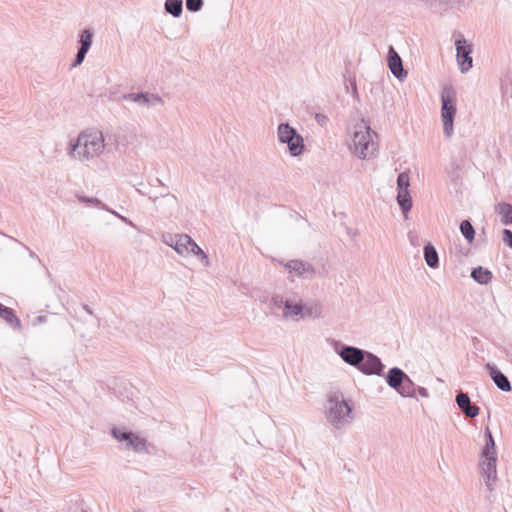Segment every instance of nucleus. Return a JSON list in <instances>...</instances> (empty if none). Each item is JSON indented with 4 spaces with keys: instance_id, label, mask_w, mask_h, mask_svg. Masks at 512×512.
Here are the masks:
<instances>
[{
    "instance_id": "c85d7f7f",
    "label": "nucleus",
    "mask_w": 512,
    "mask_h": 512,
    "mask_svg": "<svg viewBox=\"0 0 512 512\" xmlns=\"http://www.w3.org/2000/svg\"><path fill=\"white\" fill-rule=\"evenodd\" d=\"M132 431L125 430L118 427H113L111 429V435L119 442H125L127 443L128 440H130V437L132 436Z\"/></svg>"
},
{
    "instance_id": "79ce46f5",
    "label": "nucleus",
    "mask_w": 512,
    "mask_h": 512,
    "mask_svg": "<svg viewBox=\"0 0 512 512\" xmlns=\"http://www.w3.org/2000/svg\"><path fill=\"white\" fill-rule=\"evenodd\" d=\"M484 438H485V443L494 439V437H493V435H492V432H491V430L489 429V427H486V428H485V431H484Z\"/></svg>"
},
{
    "instance_id": "a18cd8bd",
    "label": "nucleus",
    "mask_w": 512,
    "mask_h": 512,
    "mask_svg": "<svg viewBox=\"0 0 512 512\" xmlns=\"http://www.w3.org/2000/svg\"><path fill=\"white\" fill-rule=\"evenodd\" d=\"M24 247H25V249H27V250H28V252H29V257H30V258L37 259L38 261H40L39 257L35 254V252H34V251L30 250V249H29L27 246H25V245H24Z\"/></svg>"
},
{
    "instance_id": "ddd939ff",
    "label": "nucleus",
    "mask_w": 512,
    "mask_h": 512,
    "mask_svg": "<svg viewBox=\"0 0 512 512\" xmlns=\"http://www.w3.org/2000/svg\"><path fill=\"white\" fill-rule=\"evenodd\" d=\"M124 100H131L134 101L142 106H149L154 105L156 103L162 102V99L160 96L156 94L151 93H144V92H138V93H128L123 95Z\"/></svg>"
},
{
    "instance_id": "2f4dec72",
    "label": "nucleus",
    "mask_w": 512,
    "mask_h": 512,
    "mask_svg": "<svg viewBox=\"0 0 512 512\" xmlns=\"http://www.w3.org/2000/svg\"><path fill=\"white\" fill-rule=\"evenodd\" d=\"M486 456H497L496 443L494 439L486 442L481 450V457Z\"/></svg>"
},
{
    "instance_id": "b1692460",
    "label": "nucleus",
    "mask_w": 512,
    "mask_h": 512,
    "mask_svg": "<svg viewBox=\"0 0 512 512\" xmlns=\"http://www.w3.org/2000/svg\"><path fill=\"white\" fill-rule=\"evenodd\" d=\"M164 9L166 13L178 18L183 12V0H165Z\"/></svg>"
},
{
    "instance_id": "a19ab883",
    "label": "nucleus",
    "mask_w": 512,
    "mask_h": 512,
    "mask_svg": "<svg viewBox=\"0 0 512 512\" xmlns=\"http://www.w3.org/2000/svg\"><path fill=\"white\" fill-rule=\"evenodd\" d=\"M416 392H418V394L421 397H424V398L429 397V392H428V390L425 387H422V386L416 387Z\"/></svg>"
},
{
    "instance_id": "7c9ffc66",
    "label": "nucleus",
    "mask_w": 512,
    "mask_h": 512,
    "mask_svg": "<svg viewBox=\"0 0 512 512\" xmlns=\"http://www.w3.org/2000/svg\"><path fill=\"white\" fill-rule=\"evenodd\" d=\"M464 1L465 0H425V3L430 7L435 6L437 3L450 7H459L462 3H464Z\"/></svg>"
},
{
    "instance_id": "8fccbe9b",
    "label": "nucleus",
    "mask_w": 512,
    "mask_h": 512,
    "mask_svg": "<svg viewBox=\"0 0 512 512\" xmlns=\"http://www.w3.org/2000/svg\"><path fill=\"white\" fill-rule=\"evenodd\" d=\"M160 196L161 197H167V196H170V194L169 193H162Z\"/></svg>"
},
{
    "instance_id": "6e6552de",
    "label": "nucleus",
    "mask_w": 512,
    "mask_h": 512,
    "mask_svg": "<svg viewBox=\"0 0 512 512\" xmlns=\"http://www.w3.org/2000/svg\"><path fill=\"white\" fill-rule=\"evenodd\" d=\"M373 358L376 360L375 362L372 361L368 356L361 355L358 362L353 364V367L357 368L365 375H383L385 365L377 355L373 354Z\"/></svg>"
},
{
    "instance_id": "1a4fd4ad",
    "label": "nucleus",
    "mask_w": 512,
    "mask_h": 512,
    "mask_svg": "<svg viewBox=\"0 0 512 512\" xmlns=\"http://www.w3.org/2000/svg\"><path fill=\"white\" fill-rule=\"evenodd\" d=\"M387 66L390 69L391 73L398 80H404L408 72L403 67V61L396 49L389 45L388 53H387Z\"/></svg>"
},
{
    "instance_id": "9d476101",
    "label": "nucleus",
    "mask_w": 512,
    "mask_h": 512,
    "mask_svg": "<svg viewBox=\"0 0 512 512\" xmlns=\"http://www.w3.org/2000/svg\"><path fill=\"white\" fill-rule=\"evenodd\" d=\"M283 265L288 273H295L296 276L303 279H312L315 275L314 267L306 261L293 259L284 263Z\"/></svg>"
},
{
    "instance_id": "9b49d317",
    "label": "nucleus",
    "mask_w": 512,
    "mask_h": 512,
    "mask_svg": "<svg viewBox=\"0 0 512 512\" xmlns=\"http://www.w3.org/2000/svg\"><path fill=\"white\" fill-rule=\"evenodd\" d=\"M485 370L498 389L503 392H510L512 390L508 377L497 367L496 364L486 363Z\"/></svg>"
},
{
    "instance_id": "473e14b6",
    "label": "nucleus",
    "mask_w": 512,
    "mask_h": 512,
    "mask_svg": "<svg viewBox=\"0 0 512 512\" xmlns=\"http://www.w3.org/2000/svg\"><path fill=\"white\" fill-rule=\"evenodd\" d=\"M79 200L82 202V203H86V204H92V205H95V206H98L100 207L101 209L103 210H107V211H110V209H108L106 207V205L98 198H95V197H88V196H79L78 197Z\"/></svg>"
},
{
    "instance_id": "09e8293b",
    "label": "nucleus",
    "mask_w": 512,
    "mask_h": 512,
    "mask_svg": "<svg viewBox=\"0 0 512 512\" xmlns=\"http://www.w3.org/2000/svg\"><path fill=\"white\" fill-rule=\"evenodd\" d=\"M44 321H45V316H38V317L36 318V322H37V323H43Z\"/></svg>"
},
{
    "instance_id": "cd10ccee",
    "label": "nucleus",
    "mask_w": 512,
    "mask_h": 512,
    "mask_svg": "<svg viewBox=\"0 0 512 512\" xmlns=\"http://www.w3.org/2000/svg\"><path fill=\"white\" fill-rule=\"evenodd\" d=\"M460 232L462 236L466 239V241L471 244L475 239V228L473 227L471 221L469 219L462 220L459 226Z\"/></svg>"
},
{
    "instance_id": "393cba45",
    "label": "nucleus",
    "mask_w": 512,
    "mask_h": 512,
    "mask_svg": "<svg viewBox=\"0 0 512 512\" xmlns=\"http://www.w3.org/2000/svg\"><path fill=\"white\" fill-rule=\"evenodd\" d=\"M146 439L136 435L134 432L130 440L126 443V448L132 449L137 453L145 452L147 450Z\"/></svg>"
},
{
    "instance_id": "dca6fc26",
    "label": "nucleus",
    "mask_w": 512,
    "mask_h": 512,
    "mask_svg": "<svg viewBox=\"0 0 512 512\" xmlns=\"http://www.w3.org/2000/svg\"><path fill=\"white\" fill-rule=\"evenodd\" d=\"M424 259L428 267L436 269L439 267V256L436 248L428 242L423 248Z\"/></svg>"
},
{
    "instance_id": "4c0bfd02",
    "label": "nucleus",
    "mask_w": 512,
    "mask_h": 512,
    "mask_svg": "<svg viewBox=\"0 0 512 512\" xmlns=\"http://www.w3.org/2000/svg\"><path fill=\"white\" fill-rule=\"evenodd\" d=\"M502 240L505 245H507L509 248H512V230L504 229L502 231Z\"/></svg>"
},
{
    "instance_id": "aec40b11",
    "label": "nucleus",
    "mask_w": 512,
    "mask_h": 512,
    "mask_svg": "<svg viewBox=\"0 0 512 512\" xmlns=\"http://www.w3.org/2000/svg\"><path fill=\"white\" fill-rule=\"evenodd\" d=\"M182 239L185 240L186 244L190 245L189 254L192 253L193 255H195L202 263H204L207 266L209 263L208 256L197 245V243L191 237H183Z\"/></svg>"
},
{
    "instance_id": "5701e85b",
    "label": "nucleus",
    "mask_w": 512,
    "mask_h": 512,
    "mask_svg": "<svg viewBox=\"0 0 512 512\" xmlns=\"http://www.w3.org/2000/svg\"><path fill=\"white\" fill-rule=\"evenodd\" d=\"M399 390L397 391L402 397L415 398L416 394V385L411 380V378L406 374L403 379L401 386H399Z\"/></svg>"
},
{
    "instance_id": "423d86ee",
    "label": "nucleus",
    "mask_w": 512,
    "mask_h": 512,
    "mask_svg": "<svg viewBox=\"0 0 512 512\" xmlns=\"http://www.w3.org/2000/svg\"><path fill=\"white\" fill-rule=\"evenodd\" d=\"M455 47L456 60L459 69L462 73H466L473 66V59L471 56L473 52V45L468 40H466L463 35H459L455 41Z\"/></svg>"
},
{
    "instance_id": "864d4df0",
    "label": "nucleus",
    "mask_w": 512,
    "mask_h": 512,
    "mask_svg": "<svg viewBox=\"0 0 512 512\" xmlns=\"http://www.w3.org/2000/svg\"><path fill=\"white\" fill-rule=\"evenodd\" d=\"M11 240H13L14 242H17V239L14 237H11Z\"/></svg>"
},
{
    "instance_id": "c756f323",
    "label": "nucleus",
    "mask_w": 512,
    "mask_h": 512,
    "mask_svg": "<svg viewBox=\"0 0 512 512\" xmlns=\"http://www.w3.org/2000/svg\"><path fill=\"white\" fill-rule=\"evenodd\" d=\"M410 178L408 172H400L397 176V191L409 190Z\"/></svg>"
},
{
    "instance_id": "f8f14e48",
    "label": "nucleus",
    "mask_w": 512,
    "mask_h": 512,
    "mask_svg": "<svg viewBox=\"0 0 512 512\" xmlns=\"http://www.w3.org/2000/svg\"><path fill=\"white\" fill-rule=\"evenodd\" d=\"M456 403L466 417L475 418L479 414V407L471 403L468 393L460 391L456 395Z\"/></svg>"
},
{
    "instance_id": "7ed1b4c3",
    "label": "nucleus",
    "mask_w": 512,
    "mask_h": 512,
    "mask_svg": "<svg viewBox=\"0 0 512 512\" xmlns=\"http://www.w3.org/2000/svg\"><path fill=\"white\" fill-rule=\"evenodd\" d=\"M456 112V91L452 86H445L441 92V119L443 133L447 138L453 134Z\"/></svg>"
},
{
    "instance_id": "c03bdc74",
    "label": "nucleus",
    "mask_w": 512,
    "mask_h": 512,
    "mask_svg": "<svg viewBox=\"0 0 512 512\" xmlns=\"http://www.w3.org/2000/svg\"><path fill=\"white\" fill-rule=\"evenodd\" d=\"M408 238L410 240V243L413 245V246H416L418 245V237L417 235L413 234L412 232H410L408 234Z\"/></svg>"
},
{
    "instance_id": "0eeeda50",
    "label": "nucleus",
    "mask_w": 512,
    "mask_h": 512,
    "mask_svg": "<svg viewBox=\"0 0 512 512\" xmlns=\"http://www.w3.org/2000/svg\"><path fill=\"white\" fill-rule=\"evenodd\" d=\"M335 351L341 357V359L350 366L357 363L361 355L368 356L372 361H376L373 358V353L355 346L345 345L340 342H335Z\"/></svg>"
},
{
    "instance_id": "37998d69",
    "label": "nucleus",
    "mask_w": 512,
    "mask_h": 512,
    "mask_svg": "<svg viewBox=\"0 0 512 512\" xmlns=\"http://www.w3.org/2000/svg\"><path fill=\"white\" fill-rule=\"evenodd\" d=\"M350 85L352 87V94L356 98H358V91H357V85L355 79H349Z\"/></svg>"
},
{
    "instance_id": "39448f33",
    "label": "nucleus",
    "mask_w": 512,
    "mask_h": 512,
    "mask_svg": "<svg viewBox=\"0 0 512 512\" xmlns=\"http://www.w3.org/2000/svg\"><path fill=\"white\" fill-rule=\"evenodd\" d=\"M277 135L279 142L287 144L291 156L298 157L304 153V139L294 127L288 123H280L277 128Z\"/></svg>"
},
{
    "instance_id": "4be33fe9",
    "label": "nucleus",
    "mask_w": 512,
    "mask_h": 512,
    "mask_svg": "<svg viewBox=\"0 0 512 512\" xmlns=\"http://www.w3.org/2000/svg\"><path fill=\"white\" fill-rule=\"evenodd\" d=\"M481 474L489 473L496 474L497 473V456H486L481 457V461L479 464Z\"/></svg>"
},
{
    "instance_id": "603ef678",
    "label": "nucleus",
    "mask_w": 512,
    "mask_h": 512,
    "mask_svg": "<svg viewBox=\"0 0 512 512\" xmlns=\"http://www.w3.org/2000/svg\"><path fill=\"white\" fill-rule=\"evenodd\" d=\"M11 240H13L14 242H17V239L14 237H11Z\"/></svg>"
},
{
    "instance_id": "a878e982",
    "label": "nucleus",
    "mask_w": 512,
    "mask_h": 512,
    "mask_svg": "<svg viewBox=\"0 0 512 512\" xmlns=\"http://www.w3.org/2000/svg\"><path fill=\"white\" fill-rule=\"evenodd\" d=\"M93 36H94V32L91 28H85L84 30H82L81 33L79 34V40H78V42L80 44L79 49L89 52V50L93 44Z\"/></svg>"
},
{
    "instance_id": "f03ea898",
    "label": "nucleus",
    "mask_w": 512,
    "mask_h": 512,
    "mask_svg": "<svg viewBox=\"0 0 512 512\" xmlns=\"http://www.w3.org/2000/svg\"><path fill=\"white\" fill-rule=\"evenodd\" d=\"M352 412L353 404L345 400L342 392L336 391L329 394L325 413L332 426L339 429L343 425L351 423Z\"/></svg>"
},
{
    "instance_id": "ea45409f",
    "label": "nucleus",
    "mask_w": 512,
    "mask_h": 512,
    "mask_svg": "<svg viewBox=\"0 0 512 512\" xmlns=\"http://www.w3.org/2000/svg\"><path fill=\"white\" fill-rule=\"evenodd\" d=\"M110 212L113 213L115 216H117L125 224H127L129 226H132V227H135L134 223L129 218H127L125 216H122V215H120L117 212L112 211V210H110Z\"/></svg>"
},
{
    "instance_id": "58836bf2",
    "label": "nucleus",
    "mask_w": 512,
    "mask_h": 512,
    "mask_svg": "<svg viewBox=\"0 0 512 512\" xmlns=\"http://www.w3.org/2000/svg\"><path fill=\"white\" fill-rule=\"evenodd\" d=\"M315 120L322 127L325 126L329 121L328 117L322 113H316Z\"/></svg>"
},
{
    "instance_id": "c9c22d12",
    "label": "nucleus",
    "mask_w": 512,
    "mask_h": 512,
    "mask_svg": "<svg viewBox=\"0 0 512 512\" xmlns=\"http://www.w3.org/2000/svg\"><path fill=\"white\" fill-rule=\"evenodd\" d=\"M87 53L88 52L83 51V50L78 48V51H77V53L75 55V58H74V60L72 62V67H77V66L81 65L83 63Z\"/></svg>"
},
{
    "instance_id": "f3484780",
    "label": "nucleus",
    "mask_w": 512,
    "mask_h": 512,
    "mask_svg": "<svg viewBox=\"0 0 512 512\" xmlns=\"http://www.w3.org/2000/svg\"><path fill=\"white\" fill-rule=\"evenodd\" d=\"M495 213L500 216L501 223L504 225L512 224V204L500 202L495 206Z\"/></svg>"
},
{
    "instance_id": "72a5a7b5",
    "label": "nucleus",
    "mask_w": 512,
    "mask_h": 512,
    "mask_svg": "<svg viewBox=\"0 0 512 512\" xmlns=\"http://www.w3.org/2000/svg\"><path fill=\"white\" fill-rule=\"evenodd\" d=\"M286 300L281 295H273L271 298V301L269 303V306L271 309H283L285 307Z\"/></svg>"
},
{
    "instance_id": "5fc2aeb1",
    "label": "nucleus",
    "mask_w": 512,
    "mask_h": 512,
    "mask_svg": "<svg viewBox=\"0 0 512 512\" xmlns=\"http://www.w3.org/2000/svg\"><path fill=\"white\" fill-rule=\"evenodd\" d=\"M0 512H4V511L0 509Z\"/></svg>"
},
{
    "instance_id": "e433bc0d",
    "label": "nucleus",
    "mask_w": 512,
    "mask_h": 512,
    "mask_svg": "<svg viewBox=\"0 0 512 512\" xmlns=\"http://www.w3.org/2000/svg\"><path fill=\"white\" fill-rule=\"evenodd\" d=\"M485 478V485L487 487V489L491 492L494 490L493 488V485L491 483V481H496L497 480V473L496 474H489V473H485V474H482Z\"/></svg>"
},
{
    "instance_id": "6ab92c4d",
    "label": "nucleus",
    "mask_w": 512,
    "mask_h": 512,
    "mask_svg": "<svg viewBox=\"0 0 512 512\" xmlns=\"http://www.w3.org/2000/svg\"><path fill=\"white\" fill-rule=\"evenodd\" d=\"M397 203L402 211V213L406 216V214L412 208V197L410 195L409 190L406 191H397Z\"/></svg>"
},
{
    "instance_id": "20e7f679",
    "label": "nucleus",
    "mask_w": 512,
    "mask_h": 512,
    "mask_svg": "<svg viewBox=\"0 0 512 512\" xmlns=\"http://www.w3.org/2000/svg\"><path fill=\"white\" fill-rule=\"evenodd\" d=\"M373 137H377L375 131H373L364 119H361L354 125L353 133V148L354 153L360 158L365 159L369 154V148L374 149Z\"/></svg>"
},
{
    "instance_id": "2eb2a0df",
    "label": "nucleus",
    "mask_w": 512,
    "mask_h": 512,
    "mask_svg": "<svg viewBox=\"0 0 512 512\" xmlns=\"http://www.w3.org/2000/svg\"><path fill=\"white\" fill-rule=\"evenodd\" d=\"M470 276L480 285H487L493 278L492 272L482 266L472 268Z\"/></svg>"
},
{
    "instance_id": "de8ad7c7",
    "label": "nucleus",
    "mask_w": 512,
    "mask_h": 512,
    "mask_svg": "<svg viewBox=\"0 0 512 512\" xmlns=\"http://www.w3.org/2000/svg\"><path fill=\"white\" fill-rule=\"evenodd\" d=\"M83 309L90 315H93V310L90 308V306L83 304Z\"/></svg>"
},
{
    "instance_id": "3c124183",
    "label": "nucleus",
    "mask_w": 512,
    "mask_h": 512,
    "mask_svg": "<svg viewBox=\"0 0 512 512\" xmlns=\"http://www.w3.org/2000/svg\"><path fill=\"white\" fill-rule=\"evenodd\" d=\"M11 240H13L14 242H17V239L14 237H11Z\"/></svg>"
},
{
    "instance_id": "4468645a",
    "label": "nucleus",
    "mask_w": 512,
    "mask_h": 512,
    "mask_svg": "<svg viewBox=\"0 0 512 512\" xmlns=\"http://www.w3.org/2000/svg\"><path fill=\"white\" fill-rule=\"evenodd\" d=\"M405 376L406 373L402 369L399 367H392L388 370L385 379L391 388L395 391H400L399 386H401Z\"/></svg>"
},
{
    "instance_id": "412c9836",
    "label": "nucleus",
    "mask_w": 512,
    "mask_h": 512,
    "mask_svg": "<svg viewBox=\"0 0 512 512\" xmlns=\"http://www.w3.org/2000/svg\"><path fill=\"white\" fill-rule=\"evenodd\" d=\"M303 311L304 307L301 302H291L289 300H286L283 311V317L289 318L298 315H302L304 317Z\"/></svg>"
},
{
    "instance_id": "f257e3e1",
    "label": "nucleus",
    "mask_w": 512,
    "mask_h": 512,
    "mask_svg": "<svg viewBox=\"0 0 512 512\" xmlns=\"http://www.w3.org/2000/svg\"><path fill=\"white\" fill-rule=\"evenodd\" d=\"M105 147L101 132H82L74 143L69 145V155L79 160H89L102 153Z\"/></svg>"
},
{
    "instance_id": "f704fd0d",
    "label": "nucleus",
    "mask_w": 512,
    "mask_h": 512,
    "mask_svg": "<svg viewBox=\"0 0 512 512\" xmlns=\"http://www.w3.org/2000/svg\"><path fill=\"white\" fill-rule=\"evenodd\" d=\"M204 5L203 0H186V9L190 12H198Z\"/></svg>"
},
{
    "instance_id": "49530a36",
    "label": "nucleus",
    "mask_w": 512,
    "mask_h": 512,
    "mask_svg": "<svg viewBox=\"0 0 512 512\" xmlns=\"http://www.w3.org/2000/svg\"><path fill=\"white\" fill-rule=\"evenodd\" d=\"M165 243L168 244L170 247H172L174 249V246H175V240L174 239H170L169 236L166 238L165 237Z\"/></svg>"
},
{
    "instance_id": "a211bd4d",
    "label": "nucleus",
    "mask_w": 512,
    "mask_h": 512,
    "mask_svg": "<svg viewBox=\"0 0 512 512\" xmlns=\"http://www.w3.org/2000/svg\"><path fill=\"white\" fill-rule=\"evenodd\" d=\"M0 317L9 323L14 329L21 328V321L17 317L15 311L0 303Z\"/></svg>"
},
{
    "instance_id": "bb28decb",
    "label": "nucleus",
    "mask_w": 512,
    "mask_h": 512,
    "mask_svg": "<svg viewBox=\"0 0 512 512\" xmlns=\"http://www.w3.org/2000/svg\"><path fill=\"white\" fill-rule=\"evenodd\" d=\"M183 237H190V236L187 234H175V235L169 234V238L175 240L174 250L179 255H182V256L188 255L189 248H190V245L186 244L185 240L182 239Z\"/></svg>"
}]
</instances>
